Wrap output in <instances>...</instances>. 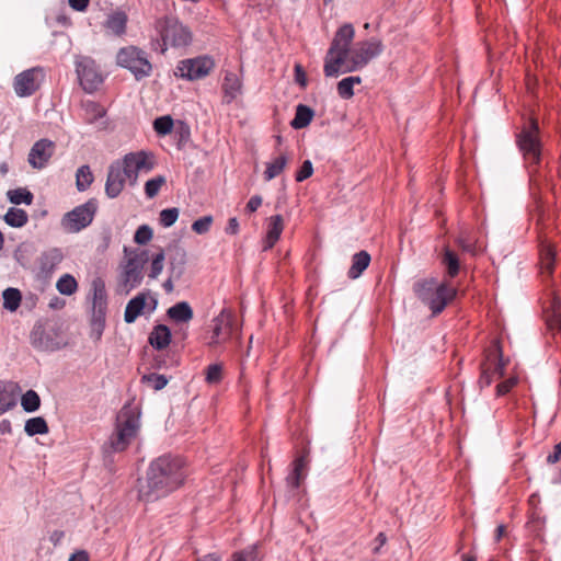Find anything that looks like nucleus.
<instances>
[{
	"label": "nucleus",
	"mask_w": 561,
	"mask_h": 561,
	"mask_svg": "<svg viewBox=\"0 0 561 561\" xmlns=\"http://www.w3.org/2000/svg\"><path fill=\"white\" fill-rule=\"evenodd\" d=\"M93 287V304L100 306H107V294L105 289V284L101 278H96L92 283Z\"/></svg>",
	"instance_id": "a18cd8bd"
},
{
	"label": "nucleus",
	"mask_w": 561,
	"mask_h": 561,
	"mask_svg": "<svg viewBox=\"0 0 561 561\" xmlns=\"http://www.w3.org/2000/svg\"><path fill=\"white\" fill-rule=\"evenodd\" d=\"M382 50V42L375 37L357 43L356 47L350 54L351 66L341 72H352L362 69L371 59L378 57Z\"/></svg>",
	"instance_id": "9d476101"
},
{
	"label": "nucleus",
	"mask_w": 561,
	"mask_h": 561,
	"mask_svg": "<svg viewBox=\"0 0 561 561\" xmlns=\"http://www.w3.org/2000/svg\"><path fill=\"white\" fill-rule=\"evenodd\" d=\"M44 79V70L41 67H33L15 76L13 88L18 96L27 98L33 95Z\"/></svg>",
	"instance_id": "4468645a"
},
{
	"label": "nucleus",
	"mask_w": 561,
	"mask_h": 561,
	"mask_svg": "<svg viewBox=\"0 0 561 561\" xmlns=\"http://www.w3.org/2000/svg\"><path fill=\"white\" fill-rule=\"evenodd\" d=\"M148 262V252L141 251L140 253H135L134 256L129 257L124 266V271L122 273L121 285L125 287L126 294H128L131 289L138 287L144 279V267Z\"/></svg>",
	"instance_id": "ddd939ff"
},
{
	"label": "nucleus",
	"mask_w": 561,
	"mask_h": 561,
	"mask_svg": "<svg viewBox=\"0 0 561 561\" xmlns=\"http://www.w3.org/2000/svg\"><path fill=\"white\" fill-rule=\"evenodd\" d=\"M8 201L13 205H31L34 201L33 193L26 187H18L7 192Z\"/></svg>",
	"instance_id": "c9c22d12"
},
{
	"label": "nucleus",
	"mask_w": 561,
	"mask_h": 561,
	"mask_svg": "<svg viewBox=\"0 0 561 561\" xmlns=\"http://www.w3.org/2000/svg\"><path fill=\"white\" fill-rule=\"evenodd\" d=\"M126 180H128L124 168L118 162L113 161L107 169L105 182V194L108 198H116L124 190Z\"/></svg>",
	"instance_id": "dca6fc26"
},
{
	"label": "nucleus",
	"mask_w": 561,
	"mask_h": 561,
	"mask_svg": "<svg viewBox=\"0 0 561 561\" xmlns=\"http://www.w3.org/2000/svg\"><path fill=\"white\" fill-rule=\"evenodd\" d=\"M517 383V378H508L496 386V394L499 397L505 396L511 391V389Z\"/></svg>",
	"instance_id": "bf43d9fd"
},
{
	"label": "nucleus",
	"mask_w": 561,
	"mask_h": 561,
	"mask_svg": "<svg viewBox=\"0 0 561 561\" xmlns=\"http://www.w3.org/2000/svg\"><path fill=\"white\" fill-rule=\"evenodd\" d=\"M309 450L302 449L293 461V468L286 477L287 485L297 489L301 485L308 471Z\"/></svg>",
	"instance_id": "aec40b11"
},
{
	"label": "nucleus",
	"mask_w": 561,
	"mask_h": 561,
	"mask_svg": "<svg viewBox=\"0 0 561 561\" xmlns=\"http://www.w3.org/2000/svg\"><path fill=\"white\" fill-rule=\"evenodd\" d=\"M64 253L59 248H50L44 251L38 257L39 271L43 275H50L62 262Z\"/></svg>",
	"instance_id": "412c9836"
},
{
	"label": "nucleus",
	"mask_w": 561,
	"mask_h": 561,
	"mask_svg": "<svg viewBox=\"0 0 561 561\" xmlns=\"http://www.w3.org/2000/svg\"><path fill=\"white\" fill-rule=\"evenodd\" d=\"M214 67L213 58L205 55L179 61L174 73L176 77L195 81L208 76Z\"/></svg>",
	"instance_id": "f8f14e48"
},
{
	"label": "nucleus",
	"mask_w": 561,
	"mask_h": 561,
	"mask_svg": "<svg viewBox=\"0 0 561 561\" xmlns=\"http://www.w3.org/2000/svg\"><path fill=\"white\" fill-rule=\"evenodd\" d=\"M94 180L93 173L88 164L78 168L76 172V186L79 192L87 191Z\"/></svg>",
	"instance_id": "4c0bfd02"
},
{
	"label": "nucleus",
	"mask_w": 561,
	"mask_h": 561,
	"mask_svg": "<svg viewBox=\"0 0 561 561\" xmlns=\"http://www.w3.org/2000/svg\"><path fill=\"white\" fill-rule=\"evenodd\" d=\"M16 385L0 380V415L16 405Z\"/></svg>",
	"instance_id": "393cba45"
},
{
	"label": "nucleus",
	"mask_w": 561,
	"mask_h": 561,
	"mask_svg": "<svg viewBox=\"0 0 561 561\" xmlns=\"http://www.w3.org/2000/svg\"><path fill=\"white\" fill-rule=\"evenodd\" d=\"M295 82L301 88H306L308 84L307 75L304 67L300 64H296L294 67Z\"/></svg>",
	"instance_id": "13d9d810"
},
{
	"label": "nucleus",
	"mask_w": 561,
	"mask_h": 561,
	"mask_svg": "<svg viewBox=\"0 0 561 561\" xmlns=\"http://www.w3.org/2000/svg\"><path fill=\"white\" fill-rule=\"evenodd\" d=\"M172 333L170 328L165 324H157L149 334L148 342L154 350L163 351L170 345Z\"/></svg>",
	"instance_id": "5701e85b"
},
{
	"label": "nucleus",
	"mask_w": 561,
	"mask_h": 561,
	"mask_svg": "<svg viewBox=\"0 0 561 561\" xmlns=\"http://www.w3.org/2000/svg\"><path fill=\"white\" fill-rule=\"evenodd\" d=\"M486 360L494 363L493 369L491 368L493 376L499 375V377H503L505 375V367L507 365V360L503 358V351L499 341H494L492 343V346L486 355Z\"/></svg>",
	"instance_id": "cd10ccee"
},
{
	"label": "nucleus",
	"mask_w": 561,
	"mask_h": 561,
	"mask_svg": "<svg viewBox=\"0 0 561 561\" xmlns=\"http://www.w3.org/2000/svg\"><path fill=\"white\" fill-rule=\"evenodd\" d=\"M242 83L239 77L233 72H227L222 83V91L226 102L231 103L241 91Z\"/></svg>",
	"instance_id": "473e14b6"
},
{
	"label": "nucleus",
	"mask_w": 561,
	"mask_h": 561,
	"mask_svg": "<svg viewBox=\"0 0 561 561\" xmlns=\"http://www.w3.org/2000/svg\"><path fill=\"white\" fill-rule=\"evenodd\" d=\"M262 205V197L260 195H253L247 206H245V210L249 211V213H253L260 206Z\"/></svg>",
	"instance_id": "0e129e2a"
},
{
	"label": "nucleus",
	"mask_w": 561,
	"mask_h": 561,
	"mask_svg": "<svg viewBox=\"0 0 561 561\" xmlns=\"http://www.w3.org/2000/svg\"><path fill=\"white\" fill-rule=\"evenodd\" d=\"M481 375L479 378L480 388L489 387L493 381V373L491 371V366L486 363H482L480 365Z\"/></svg>",
	"instance_id": "6e6d98bb"
},
{
	"label": "nucleus",
	"mask_w": 561,
	"mask_h": 561,
	"mask_svg": "<svg viewBox=\"0 0 561 561\" xmlns=\"http://www.w3.org/2000/svg\"><path fill=\"white\" fill-rule=\"evenodd\" d=\"M284 229V220L282 215H274L270 218V224L267 227L263 251L271 250L275 243L279 240L280 234Z\"/></svg>",
	"instance_id": "b1692460"
},
{
	"label": "nucleus",
	"mask_w": 561,
	"mask_h": 561,
	"mask_svg": "<svg viewBox=\"0 0 561 561\" xmlns=\"http://www.w3.org/2000/svg\"><path fill=\"white\" fill-rule=\"evenodd\" d=\"M106 311L107 306L92 305V313H91V333L92 337L99 341L102 337L103 331L105 329V320H106Z\"/></svg>",
	"instance_id": "a878e982"
},
{
	"label": "nucleus",
	"mask_w": 561,
	"mask_h": 561,
	"mask_svg": "<svg viewBox=\"0 0 561 561\" xmlns=\"http://www.w3.org/2000/svg\"><path fill=\"white\" fill-rule=\"evenodd\" d=\"M355 36L354 26L345 23L336 31L324 58L323 72L328 78H335L351 54V44Z\"/></svg>",
	"instance_id": "7ed1b4c3"
},
{
	"label": "nucleus",
	"mask_w": 561,
	"mask_h": 561,
	"mask_svg": "<svg viewBox=\"0 0 561 561\" xmlns=\"http://www.w3.org/2000/svg\"><path fill=\"white\" fill-rule=\"evenodd\" d=\"M205 380L206 382L214 385L218 383L222 379V365L221 364H210L206 368Z\"/></svg>",
	"instance_id": "603ef678"
},
{
	"label": "nucleus",
	"mask_w": 561,
	"mask_h": 561,
	"mask_svg": "<svg viewBox=\"0 0 561 561\" xmlns=\"http://www.w3.org/2000/svg\"><path fill=\"white\" fill-rule=\"evenodd\" d=\"M167 316L174 322L186 323L193 319L194 312L187 301H179L167 310Z\"/></svg>",
	"instance_id": "c756f323"
},
{
	"label": "nucleus",
	"mask_w": 561,
	"mask_h": 561,
	"mask_svg": "<svg viewBox=\"0 0 561 561\" xmlns=\"http://www.w3.org/2000/svg\"><path fill=\"white\" fill-rule=\"evenodd\" d=\"M3 308L13 312L16 311L21 305L22 294L18 288L8 287L2 293Z\"/></svg>",
	"instance_id": "58836bf2"
},
{
	"label": "nucleus",
	"mask_w": 561,
	"mask_h": 561,
	"mask_svg": "<svg viewBox=\"0 0 561 561\" xmlns=\"http://www.w3.org/2000/svg\"><path fill=\"white\" fill-rule=\"evenodd\" d=\"M560 460H561V440L554 445L553 451L547 456L546 461L550 465H553Z\"/></svg>",
	"instance_id": "052dcab7"
},
{
	"label": "nucleus",
	"mask_w": 561,
	"mask_h": 561,
	"mask_svg": "<svg viewBox=\"0 0 561 561\" xmlns=\"http://www.w3.org/2000/svg\"><path fill=\"white\" fill-rule=\"evenodd\" d=\"M140 409L131 403H126L116 417V432L111 437V448L114 451H123L136 437L140 426Z\"/></svg>",
	"instance_id": "20e7f679"
},
{
	"label": "nucleus",
	"mask_w": 561,
	"mask_h": 561,
	"mask_svg": "<svg viewBox=\"0 0 561 561\" xmlns=\"http://www.w3.org/2000/svg\"><path fill=\"white\" fill-rule=\"evenodd\" d=\"M375 546L373 548L374 554H379L381 547L387 542V536L383 533H379L374 540Z\"/></svg>",
	"instance_id": "69168bd1"
},
{
	"label": "nucleus",
	"mask_w": 561,
	"mask_h": 561,
	"mask_svg": "<svg viewBox=\"0 0 561 561\" xmlns=\"http://www.w3.org/2000/svg\"><path fill=\"white\" fill-rule=\"evenodd\" d=\"M167 253L169 256V273H171L172 276H175V279L179 280L185 271L187 262L186 251L181 247L179 241H173L168 245Z\"/></svg>",
	"instance_id": "a211bd4d"
},
{
	"label": "nucleus",
	"mask_w": 561,
	"mask_h": 561,
	"mask_svg": "<svg viewBox=\"0 0 561 561\" xmlns=\"http://www.w3.org/2000/svg\"><path fill=\"white\" fill-rule=\"evenodd\" d=\"M21 405L25 412L32 413L39 409L41 398L35 390H27L21 398Z\"/></svg>",
	"instance_id": "37998d69"
},
{
	"label": "nucleus",
	"mask_w": 561,
	"mask_h": 561,
	"mask_svg": "<svg viewBox=\"0 0 561 561\" xmlns=\"http://www.w3.org/2000/svg\"><path fill=\"white\" fill-rule=\"evenodd\" d=\"M440 263L446 268V276L455 278L460 271V260L458 254L449 247H444L440 253Z\"/></svg>",
	"instance_id": "bb28decb"
},
{
	"label": "nucleus",
	"mask_w": 561,
	"mask_h": 561,
	"mask_svg": "<svg viewBox=\"0 0 561 561\" xmlns=\"http://www.w3.org/2000/svg\"><path fill=\"white\" fill-rule=\"evenodd\" d=\"M71 9L78 12H84L90 3V0H68Z\"/></svg>",
	"instance_id": "e2e57ef3"
},
{
	"label": "nucleus",
	"mask_w": 561,
	"mask_h": 561,
	"mask_svg": "<svg viewBox=\"0 0 561 561\" xmlns=\"http://www.w3.org/2000/svg\"><path fill=\"white\" fill-rule=\"evenodd\" d=\"M161 51H164L168 43L176 48L191 45L193 34L191 30L176 18L165 16L161 25Z\"/></svg>",
	"instance_id": "1a4fd4ad"
},
{
	"label": "nucleus",
	"mask_w": 561,
	"mask_h": 561,
	"mask_svg": "<svg viewBox=\"0 0 561 561\" xmlns=\"http://www.w3.org/2000/svg\"><path fill=\"white\" fill-rule=\"evenodd\" d=\"M141 382L148 385L153 390H162L169 382V379L164 375L148 374L141 377Z\"/></svg>",
	"instance_id": "49530a36"
},
{
	"label": "nucleus",
	"mask_w": 561,
	"mask_h": 561,
	"mask_svg": "<svg viewBox=\"0 0 561 561\" xmlns=\"http://www.w3.org/2000/svg\"><path fill=\"white\" fill-rule=\"evenodd\" d=\"M413 293L415 297L426 306L433 317L442 313L451 302L458 289L447 280L439 282L436 277H426L413 283Z\"/></svg>",
	"instance_id": "f03ea898"
},
{
	"label": "nucleus",
	"mask_w": 561,
	"mask_h": 561,
	"mask_svg": "<svg viewBox=\"0 0 561 561\" xmlns=\"http://www.w3.org/2000/svg\"><path fill=\"white\" fill-rule=\"evenodd\" d=\"M153 154L151 152L139 150L136 152L126 153L123 159L115 160L118 162L119 167L124 168L130 184H135L138 179V173L140 171L149 172L154 168Z\"/></svg>",
	"instance_id": "9b49d317"
},
{
	"label": "nucleus",
	"mask_w": 561,
	"mask_h": 561,
	"mask_svg": "<svg viewBox=\"0 0 561 561\" xmlns=\"http://www.w3.org/2000/svg\"><path fill=\"white\" fill-rule=\"evenodd\" d=\"M213 220L210 215L203 216L192 224V230L197 234H205L210 230Z\"/></svg>",
	"instance_id": "864d4df0"
},
{
	"label": "nucleus",
	"mask_w": 561,
	"mask_h": 561,
	"mask_svg": "<svg viewBox=\"0 0 561 561\" xmlns=\"http://www.w3.org/2000/svg\"><path fill=\"white\" fill-rule=\"evenodd\" d=\"M236 330L234 317L224 312L214 319V329L209 345L214 346L229 340Z\"/></svg>",
	"instance_id": "f3484780"
},
{
	"label": "nucleus",
	"mask_w": 561,
	"mask_h": 561,
	"mask_svg": "<svg viewBox=\"0 0 561 561\" xmlns=\"http://www.w3.org/2000/svg\"><path fill=\"white\" fill-rule=\"evenodd\" d=\"M3 220L12 228H22L28 222V215L22 208L10 207L3 215Z\"/></svg>",
	"instance_id": "72a5a7b5"
},
{
	"label": "nucleus",
	"mask_w": 561,
	"mask_h": 561,
	"mask_svg": "<svg viewBox=\"0 0 561 561\" xmlns=\"http://www.w3.org/2000/svg\"><path fill=\"white\" fill-rule=\"evenodd\" d=\"M77 73L82 89L88 93L98 90L103 82L102 75L99 72L94 60L90 58H84L77 64Z\"/></svg>",
	"instance_id": "2eb2a0df"
},
{
	"label": "nucleus",
	"mask_w": 561,
	"mask_h": 561,
	"mask_svg": "<svg viewBox=\"0 0 561 561\" xmlns=\"http://www.w3.org/2000/svg\"><path fill=\"white\" fill-rule=\"evenodd\" d=\"M127 22V14L122 10H117L107 16L104 26L115 36H122L126 33Z\"/></svg>",
	"instance_id": "c85d7f7f"
},
{
	"label": "nucleus",
	"mask_w": 561,
	"mask_h": 561,
	"mask_svg": "<svg viewBox=\"0 0 561 561\" xmlns=\"http://www.w3.org/2000/svg\"><path fill=\"white\" fill-rule=\"evenodd\" d=\"M225 231L227 234H237L239 232V221L236 217L228 220Z\"/></svg>",
	"instance_id": "774afa93"
},
{
	"label": "nucleus",
	"mask_w": 561,
	"mask_h": 561,
	"mask_svg": "<svg viewBox=\"0 0 561 561\" xmlns=\"http://www.w3.org/2000/svg\"><path fill=\"white\" fill-rule=\"evenodd\" d=\"M185 478L184 461L172 455H162L154 459L147 471L150 491L167 489L175 491L183 485Z\"/></svg>",
	"instance_id": "f257e3e1"
},
{
	"label": "nucleus",
	"mask_w": 561,
	"mask_h": 561,
	"mask_svg": "<svg viewBox=\"0 0 561 561\" xmlns=\"http://www.w3.org/2000/svg\"><path fill=\"white\" fill-rule=\"evenodd\" d=\"M337 94L344 100H350L354 96V85L348 81L347 78L342 79L337 82Z\"/></svg>",
	"instance_id": "5fc2aeb1"
},
{
	"label": "nucleus",
	"mask_w": 561,
	"mask_h": 561,
	"mask_svg": "<svg viewBox=\"0 0 561 561\" xmlns=\"http://www.w3.org/2000/svg\"><path fill=\"white\" fill-rule=\"evenodd\" d=\"M313 173V167L310 160H305L300 165L299 170L296 172L295 180L297 182H302L310 178Z\"/></svg>",
	"instance_id": "4d7b16f0"
},
{
	"label": "nucleus",
	"mask_w": 561,
	"mask_h": 561,
	"mask_svg": "<svg viewBox=\"0 0 561 561\" xmlns=\"http://www.w3.org/2000/svg\"><path fill=\"white\" fill-rule=\"evenodd\" d=\"M548 324L551 329L561 331V309H557L549 318Z\"/></svg>",
	"instance_id": "680f3d73"
},
{
	"label": "nucleus",
	"mask_w": 561,
	"mask_h": 561,
	"mask_svg": "<svg viewBox=\"0 0 561 561\" xmlns=\"http://www.w3.org/2000/svg\"><path fill=\"white\" fill-rule=\"evenodd\" d=\"M55 145L51 140L41 139L36 141L30 150L28 163L34 169H43L54 153Z\"/></svg>",
	"instance_id": "6ab92c4d"
},
{
	"label": "nucleus",
	"mask_w": 561,
	"mask_h": 561,
	"mask_svg": "<svg viewBox=\"0 0 561 561\" xmlns=\"http://www.w3.org/2000/svg\"><path fill=\"white\" fill-rule=\"evenodd\" d=\"M56 288L61 295L70 296L77 291L78 283L72 275L65 274L57 280Z\"/></svg>",
	"instance_id": "79ce46f5"
},
{
	"label": "nucleus",
	"mask_w": 561,
	"mask_h": 561,
	"mask_svg": "<svg viewBox=\"0 0 561 561\" xmlns=\"http://www.w3.org/2000/svg\"><path fill=\"white\" fill-rule=\"evenodd\" d=\"M96 211L98 201L96 198H90L84 204L66 213L61 218L60 225L65 231L77 233L91 225Z\"/></svg>",
	"instance_id": "6e6552de"
},
{
	"label": "nucleus",
	"mask_w": 561,
	"mask_h": 561,
	"mask_svg": "<svg viewBox=\"0 0 561 561\" xmlns=\"http://www.w3.org/2000/svg\"><path fill=\"white\" fill-rule=\"evenodd\" d=\"M24 431L28 436H35L47 434L49 428L44 417L35 416L25 422Z\"/></svg>",
	"instance_id": "e433bc0d"
},
{
	"label": "nucleus",
	"mask_w": 561,
	"mask_h": 561,
	"mask_svg": "<svg viewBox=\"0 0 561 561\" xmlns=\"http://www.w3.org/2000/svg\"><path fill=\"white\" fill-rule=\"evenodd\" d=\"M175 124L171 115H163L154 118L152 127L158 136H167L172 133Z\"/></svg>",
	"instance_id": "ea45409f"
},
{
	"label": "nucleus",
	"mask_w": 561,
	"mask_h": 561,
	"mask_svg": "<svg viewBox=\"0 0 561 561\" xmlns=\"http://www.w3.org/2000/svg\"><path fill=\"white\" fill-rule=\"evenodd\" d=\"M173 138L175 140L176 147L179 150H182L186 147L188 141L191 140V127L184 121H176V124L172 130Z\"/></svg>",
	"instance_id": "f704fd0d"
},
{
	"label": "nucleus",
	"mask_w": 561,
	"mask_h": 561,
	"mask_svg": "<svg viewBox=\"0 0 561 561\" xmlns=\"http://www.w3.org/2000/svg\"><path fill=\"white\" fill-rule=\"evenodd\" d=\"M371 261L370 254L362 250L352 256V264L347 272V276L351 279L358 278L364 271L369 266Z\"/></svg>",
	"instance_id": "7c9ffc66"
},
{
	"label": "nucleus",
	"mask_w": 561,
	"mask_h": 561,
	"mask_svg": "<svg viewBox=\"0 0 561 561\" xmlns=\"http://www.w3.org/2000/svg\"><path fill=\"white\" fill-rule=\"evenodd\" d=\"M116 64L128 69L138 81L149 77L152 71L147 54L136 46L121 48L116 55Z\"/></svg>",
	"instance_id": "0eeeda50"
},
{
	"label": "nucleus",
	"mask_w": 561,
	"mask_h": 561,
	"mask_svg": "<svg viewBox=\"0 0 561 561\" xmlns=\"http://www.w3.org/2000/svg\"><path fill=\"white\" fill-rule=\"evenodd\" d=\"M32 346L39 352H55L67 345L56 322H36L30 334Z\"/></svg>",
	"instance_id": "39448f33"
},
{
	"label": "nucleus",
	"mask_w": 561,
	"mask_h": 561,
	"mask_svg": "<svg viewBox=\"0 0 561 561\" xmlns=\"http://www.w3.org/2000/svg\"><path fill=\"white\" fill-rule=\"evenodd\" d=\"M68 561H90V556L85 550H77L70 554Z\"/></svg>",
	"instance_id": "338daca9"
},
{
	"label": "nucleus",
	"mask_w": 561,
	"mask_h": 561,
	"mask_svg": "<svg viewBox=\"0 0 561 561\" xmlns=\"http://www.w3.org/2000/svg\"><path fill=\"white\" fill-rule=\"evenodd\" d=\"M147 297L148 293H139L127 302L124 312V321L126 323H134L136 319L144 313L147 305Z\"/></svg>",
	"instance_id": "4be33fe9"
},
{
	"label": "nucleus",
	"mask_w": 561,
	"mask_h": 561,
	"mask_svg": "<svg viewBox=\"0 0 561 561\" xmlns=\"http://www.w3.org/2000/svg\"><path fill=\"white\" fill-rule=\"evenodd\" d=\"M259 545H252L232 554V561H261Z\"/></svg>",
	"instance_id": "c03bdc74"
},
{
	"label": "nucleus",
	"mask_w": 561,
	"mask_h": 561,
	"mask_svg": "<svg viewBox=\"0 0 561 561\" xmlns=\"http://www.w3.org/2000/svg\"><path fill=\"white\" fill-rule=\"evenodd\" d=\"M165 260V251L161 249L158 253H156L151 261L150 272L148 276L151 279H156L163 270V263Z\"/></svg>",
	"instance_id": "09e8293b"
},
{
	"label": "nucleus",
	"mask_w": 561,
	"mask_h": 561,
	"mask_svg": "<svg viewBox=\"0 0 561 561\" xmlns=\"http://www.w3.org/2000/svg\"><path fill=\"white\" fill-rule=\"evenodd\" d=\"M314 116V111L306 105V104H298L296 106L295 116L290 121V126L294 129H302L309 126L312 118Z\"/></svg>",
	"instance_id": "2f4dec72"
},
{
	"label": "nucleus",
	"mask_w": 561,
	"mask_h": 561,
	"mask_svg": "<svg viewBox=\"0 0 561 561\" xmlns=\"http://www.w3.org/2000/svg\"><path fill=\"white\" fill-rule=\"evenodd\" d=\"M153 237V230L149 225H141L134 234V242L139 245L147 244Z\"/></svg>",
	"instance_id": "3c124183"
},
{
	"label": "nucleus",
	"mask_w": 561,
	"mask_h": 561,
	"mask_svg": "<svg viewBox=\"0 0 561 561\" xmlns=\"http://www.w3.org/2000/svg\"><path fill=\"white\" fill-rule=\"evenodd\" d=\"M287 164V157L282 154L277 157L273 162L266 164V170L264 171L265 181H271L277 175H279Z\"/></svg>",
	"instance_id": "a19ab883"
},
{
	"label": "nucleus",
	"mask_w": 561,
	"mask_h": 561,
	"mask_svg": "<svg viewBox=\"0 0 561 561\" xmlns=\"http://www.w3.org/2000/svg\"><path fill=\"white\" fill-rule=\"evenodd\" d=\"M167 182L165 176L158 175L156 178H152L148 180L145 183V194L148 198H153L158 195L160 188L162 185H164Z\"/></svg>",
	"instance_id": "de8ad7c7"
},
{
	"label": "nucleus",
	"mask_w": 561,
	"mask_h": 561,
	"mask_svg": "<svg viewBox=\"0 0 561 561\" xmlns=\"http://www.w3.org/2000/svg\"><path fill=\"white\" fill-rule=\"evenodd\" d=\"M179 209L176 207L165 208L160 211L159 221L164 228H169L175 224L179 218Z\"/></svg>",
	"instance_id": "8fccbe9b"
},
{
	"label": "nucleus",
	"mask_w": 561,
	"mask_h": 561,
	"mask_svg": "<svg viewBox=\"0 0 561 561\" xmlns=\"http://www.w3.org/2000/svg\"><path fill=\"white\" fill-rule=\"evenodd\" d=\"M539 125L536 119H529L516 136V144L529 167L538 165L541 161V140Z\"/></svg>",
	"instance_id": "423d86ee"
}]
</instances>
